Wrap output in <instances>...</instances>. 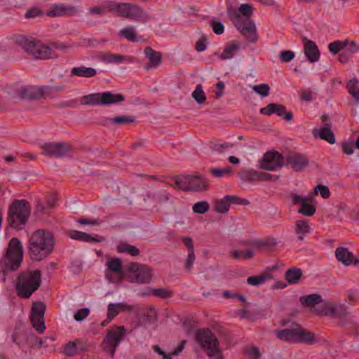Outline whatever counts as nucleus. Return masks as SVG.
Here are the masks:
<instances>
[{"instance_id": "nucleus-1", "label": "nucleus", "mask_w": 359, "mask_h": 359, "mask_svg": "<svg viewBox=\"0 0 359 359\" xmlns=\"http://www.w3.org/2000/svg\"><path fill=\"white\" fill-rule=\"evenodd\" d=\"M55 240L49 230L39 229L29 239V254L33 261H41L49 256L53 250Z\"/></svg>"}, {"instance_id": "nucleus-2", "label": "nucleus", "mask_w": 359, "mask_h": 359, "mask_svg": "<svg viewBox=\"0 0 359 359\" xmlns=\"http://www.w3.org/2000/svg\"><path fill=\"white\" fill-rule=\"evenodd\" d=\"M22 258L23 248L22 243L17 238H13L8 243L5 255L0 259V270L4 273V281L6 280V273L15 271L19 269Z\"/></svg>"}, {"instance_id": "nucleus-3", "label": "nucleus", "mask_w": 359, "mask_h": 359, "mask_svg": "<svg viewBox=\"0 0 359 359\" xmlns=\"http://www.w3.org/2000/svg\"><path fill=\"white\" fill-rule=\"evenodd\" d=\"M41 283V273L39 270L27 271L19 274L15 290L18 297L27 299L36 292Z\"/></svg>"}, {"instance_id": "nucleus-4", "label": "nucleus", "mask_w": 359, "mask_h": 359, "mask_svg": "<svg viewBox=\"0 0 359 359\" xmlns=\"http://www.w3.org/2000/svg\"><path fill=\"white\" fill-rule=\"evenodd\" d=\"M30 205L25 200H14L8 210V223L10 226L20 229L30 215Z\"/></svg>"}, {"instance_id": "nucleus-5", "label": "nucleus", "mask_w": 359, "mask_h": 359, "mask_svg": "<svg viewBox=\"0 0 359 359\" xmlns=\"http://www.w3.org/2000/svg\"><path fill=\"white\" fill-rule=\"evenodd\" d=\"M16 43L36 59L46 60L57 57L50 47L38 41L29 39L25 36H18Z\"/></svg>"}, {"instance_id": "nucleus-6", "label": "nucleus", "mask_w": 359, "mask_h": 359, "mask_svg": "<svg viewBox=\"0 0 359 359\" xmlns=\"http://www.w3.org/2000/svg\"><path fill=\"white\" fill-rule=\"evenodd\" d=\"M276 336L280 340L294 344L302 343L311 345L317 342L315 334L302 328L299 325H296L292 329L279 330Z\"/></svg>"}, {"instance_id": "nucleus-7", "label": "nucleus", "mask_w": 359, "mask_h": 359, "mask_svg": "<svg viewBox=\"0 0 359 359\" xmlns=\"http://www.w3.org/2000/svg\"><path fill=\"white\" fill-rule=\"evenodd\" d=\"M196 339L206 351L208 356L222 359L219 341L209 329L198 330L196 333Z\"/></svg>"}, {"instance_id": "nucleus-8", "label": "nucleus", "mask_w": 359, "mask_h": 359, "mask_svg": "<svg viewBox=\"0 0 359 359\" xmlns=\"http://www.w3.org/2000/svg\"><path fill=\"white\" fill-rule=\"evenodd\" d=\"M125 100L123 94H114L110 91L92 93L81 97V103L83 105L105 106L108 104L122 102Z\"/></svg>"}, {"instance_id": "nucleus-9", "label": "nucleus", "mask_w": 359, "mask_h": 359, "mask_svg": "<svg viewBox=\"0 0 359 359\" xmlns=\"http://www.w3.org/2000/svg\"><path fill=\"white\" fill-rule=\"evenodd\" d=\"M126 335L127 332L124 326L111 327L108 330L101 344L102 349L113 357L116 349Z\"/></svg>"}, {"instance_id": "nucleus-10", "label": "nucleus", "mask_w": 359, "mask_h": 359, "mask_svg": "<svg viewBox=\"0 0 359 359\" xmlns=\"http://www.w3.org/2000/svg\"><path fill=\"white\" fill-rule=\"evenodd\" d=\"M126 269L131 273L133 282L147 283L151 279V269L146 265L133 262L127 265Z\"/></svg>"}, {"instance_id": "nucleus-11", "label": "nucleus", "mask_w": 359, "mask_h": 359, "mask_svg": "<svg viewBox=\"0 0 359 359\" xmlns=\"http://www.w3.org/2000/svg\"><path fill=\"white\" fill-rule=\"evenodd\" d=\"M46 305L41 302L32 304L30 311V320L32 326L39 334H42L46 328L44 314Z\"/></svg>"}, {"instance_id": "nucleus-12", "label": "nucleus", "mask_w": 359, "mask_h": 359, "mask_svg": "<svg viewBox=\"0 0 359 359\" xmlns=\"http://www.w3.org/2000/svg\"><path fill=\"white\" fill-rule=\"evenodd\" d=\"M292 202L294 205L299 204L297 212L306 217L313 216L316 212V205L313 203L312 196L302 197L295 194L290 195Z\"/></svg>"}, {"instance_id": "nucleus-13", "label": "nucleus", "mask_w": 359, "mask_h": 359, "mask_svg": "<svg viewBox=\"0 0 359 359\" xmlns=\"http://www.w3.org/2000/svg\"><path fill=\"white\" fill-rule=\"evenodd\" d=\"M42 89V87L39 88L33 86H21L14 91L11 98L13 102L39 99L43 95Z\"/></svg>"}, {"instance_id": "nucleus-14", "label": "nucleus", "mask_w": 359, "mask_h": 359, "mask_svg": "<svg viewBox=\"0 0 359 359\" xmlns=\"http://www.w3.org/2000/svg\"><path fill=\"white\" fill-rule=\"evenodd\" d=\"M43 154L53 158H63L72 151L71 147L64 142H49L41 146Z\"/></svg>"}, {"instance_id": "nucleus-15", "label": "nucleus", "mask_w": 359, "mask_h": 359, "mask_svg": "<svg viewBox=\"0 0 359 359\" xmlns=\"http://www.w3.org/2000/svg\"><path fill=\"white\" fill-rule=\"evenodd\" d=\"M118 17L138 21L146 17V13L138 5L131 3H121Z\"/></svg>"}, {"instance_id": "nucleus-16", "label": "nucleus", "mask_w": 359, "mask_h": 359, "mask_svg": "<svg viewBox=\"0 0 359 359\" xmlns=\"http://www.w3.org/2000/svg\"><path fill=\"white\" fill-rule=\"evenodd\" d=\"M284 164L283 156L278 151H267L260 161V168L266 170H275Z\"/></svg>"}, {"instance_id": "nucleus-17", "label": "nucleus", "mask_w": 359, "mask_h": 359, "mask_svg": "<svg viewBox=\"0 0 359 359\" xmlns=\"http://www.w3.org/2000/svg\"><path fill=\"white\" fill-rule=\"evenodd\" d=\"M236 28L240 31L241 35L249 42L255 43L257 41V28L254 21L245 18L243 22H236Z\"/></svg>"}, {"instance_id": "nucleus-18", "label": "nucleus", "mask_w": 359, "mask_h": 359, "mask_svg": "<svg viewBox=\"0 0 359 359\" xmlns=\"http://www.w3.org/2000/svg\"><path fill=\"white\" fill-rule=\"evenodd\" d=\"M184 182L186 187L183 189L186 191L203 192L209 189L208 181L200 175L186 176Z\"/></svg>"}, {"instance_id": "nucleus-19", "label": "nucleus", "mask_w": 359, "mask_h": 359, "mask_svg": "<svg viewBox=\"0 0 359 359\" xmlns=\"http://www.w3.org/2000/svg\"><path fill=\"white\" fill-rule=\"evenodd\" d=\"M13 341L18 345L27 344L33 348L34 344L29 341V339H38L36 337L30 330L22 329L20 327H15V332L12 335Z\"/></svg>"}, {"instance_id": "nucleus-20", "label": "nucleus", "mask_w": 359, "mask_h": 359, "mask_svg": "<svg viewBox=\"0 0 359 359\" xmlns=\"http://www.w3.org/2000/svg\"><path fill=\"white\" fill-rule=\"evenodd\" d=\"M88 349L89 345L86 341L76 339L66 344L63 347L62 353L66 356L72 357L81 352L88 351Z\"/></svg>"}, {"instance_id": "nucleus-21", "label": "nucleus", "mask_w": 359, "mask_h": 359, "mask_svg": "<svg viewBox=\"0 0 359 359\" xmlns=\"http://www.w3.org/2000/svg\"><path fill=\"white\" fill-rule=\"evenodd\" d=\"M262 114L270 116L272 114H276L278 116H283L287 121H290L293 118V114L292 111H287L286 107L284 105L279 104L270 103L266 107L260 109Z\"/></svg>"}, {"instance_id": "nucleus-22", "label": "nucleus", "mask_w": 359, "mask_h": 359, "mask_svg": "<svg viewBox=\"0 0 359 359\" xmlns=\"http://www.w3.org/2000/svg\"><path fill=\"white\" fill-rule=\"evenodd\" d=\"M145 57L149 62L144 65V69L149 72L152 69L157 68L162 62V54L154 50L151 46L145 47L144 50Z\"/></svg>"}, {"instance_id": "nucleus-23", "label": "nucleus", "mask_w": 359, "mask_h": 359, "mask_svg": "<svg viewBox=\"0 0 359 359\" xmlns=\"http://www.w3.org/2000/svg\"><path fill=\"white\" fill-rule=\"evenodd\" d=\"M304 44V53L307 60L311 62H316L320 59V50L316 43L306 38L302 37Z\"/></svg>"}, {"instance_id": "nucleus-24", "label": "nucleus", "mask_w": 359, "mask_h": 359, "mask_svg": "<svg viewBox=\"0 0 359 359\" xmlns=\"http://www.w3.org/2000/svg\"><path fill=\"white\" fill-rule=\"evenodd\" d=\"M286 163L291 165L295 171H301L309 164L306 156L301 154H290L286 156Z\"/></svg>"}, {"instance_id": "nucleus-25", "label": "nucleus", "mask_w": 359, "mask_h": 359, "mask_svg": "<svg viewBox=\"0 0 359 359\" xmlns=\"http://www.w3.org/2000/svg\"><path fill=\"white\" fill-rule=\"evenodd\" d=\"M98 57L102 62L104 63L119 64L123 62L131 63L135 61V58L132 56L114 54L109 52L102 53L99 55Z\"/></svg>"}, {"instance_id": "nucleus-26", "label": "nucleus", "mask_w": 359, "mask_h": 359, "mask_svg": "<svg viewBox=\"0 0 359 359\" xmlns=\"http://www.w3.org/2000/svg\"><path fill=\"white\" fill-rule=\"evenodd\" d=\"M67 234L74 240L82 241L86 243H102L105 241V238L101 236L97 235L96 237H94L88 233L76 230H70Z\"/></svg>"}, {"instance_id": "nucleus-27", "label": "nucleus", "mask_w": 359, "mask_h": 359, "mask_svg": "<svg viewBox=\"0 0 359 359\" xmlns=\"http://www.w3.org/2000/svg\"><path fill=\"white\" fill-rule=\"evenodd\" d=\"M332 125L326 124L320 128H314L313 130V135L315 137H319L321 140L327 142L330 144H334L336 142L334 133L331 130Z\"/></svg>"}, {"instance_id": "nucleus-28", "label": "nucleus", "mask_w": 359, "mask_h": 359, "mask_svg": "<svg viewBox=\"0 0 359 359\" xmlns=\"http://www.w3.org/2000/svg\"><path fill=\"white\" fill-rule=\"evenodd\" d=\"M335 255L337 259L344 264L345 266H349L354 264L355 258L353 254L348 248L339 247L336 249Z\"/></svg>"}, {"instance_id": "nucleus-29", "label": "nucleus", "mask_w": 359, "mask_h": 359, "mask_svg": "<svg viewBox=\"0 0 359 359\" xmlns=\"http://www.w3.org/2000/svg\"><path fill=\"white\" fill-rule=\"evenodd\" d=\"M97 72L93 67L86 66L74 67L72 69L70 72V77L79 76L84 78H92L97 75Z\"/></svg>"}, {"instance_id": "nucleus-30", "label": "nucleus", "mask_w": 359, "mask_h": 359, "mask_svg": "<svg viewBox=\"0 0 359 359\" xmlns=\"http://www.w3.org/2000/svg\"><path fill=\"white\" fill-rule=\"evenodd\" d=\"M73 10V6H66L62 4L54 5L47 11L46 15L49 17L65 16L69 15Z\"/></svg>"}, {"instance_id": "nucleus-31", "label": "nucleus", "mask_w": 359, "mask_h": 359, "mask_svg": "<svg viewBox=\"0 0 359 359\" xmlns=\"http://www.w3.org/2000/svg\"><path fill=\"white\" fill-rule=\"evenodd\" d=\"M311 231V227L309 225L307 220L300 219L297 220L294 224V232L298 235V240L302 241L304 239V235L309 233Z\"/></svg>"}, {"instance_id": "nucleus-32", "label": "nucleus", "mask_w": 359, "mask_h": 359, "mask_svg": "<svg viewBox=\"0 0 359 359\" xmlns=\"http://www.w3.org/2000/svg\"><path fill=\"white\" fill-rule=\"evenodd\" d=\"M302 276V270L296 267L290 268L285 273V280L292 285L299 283Z\"/></svg>"}, {"instance_id": "nucleus-33", "label": "nucleus", "mask_w": 359, "mask_h": 359, "mask_svg": "<svg viewBox=\"0 0 359 359\" xmlns=\"http://www.w3.org/2000/svg\"><path fill=\"white\" fill-rule=\"evenodd\" d=\"M128 305L125 303L109 304L107 309V319L111 321L121 311L126 310Z\"/></svg>"}, {"instance_id": "nucleus-34", "label": "nucleus", "mask_w": 359, "mask_h": 359, "mask_svg": "<svg viewBox=\"0 0 359 359\" xmlns=\"http://www.w3.org/2000/svg\"><path fill=\"white\" fill-rule=\"evenodd\" d=\"M300 302L304 306H313L315 308L317 304L322 302V297L320 294L315 293L301 297Z\"/></svg>"}, {"instance_id": "nucleus-35", "label": "nucleus", "mask_w": 359, "mask_h": 359, "mask_svg": "<svg viewBox=\"0 0 359 359\" xmlns=\"http://www.w3.org/2000/svg\"><path fill=\"white\" fill-rule=\"evenodd\" d=\"M117 251L120 253H127L131 256H137L140 253V250L136 246L125 242H121L118 245Z\"/></svg>"}, {"instance_id": "nucleus-36", "label": "nucleus", "mask_w": 359, "mask_h": 359, "mask_svg": "<svg viewBox=\"0 0 359 359\" xmlns=\"http://www.w3.org/2000/svg\"><path fill=\"white\" fill-rule=\"evenodd\" d=\"M148 198L153 199L156 203L162 204L168 202L170 199V194L165 191H158L154 194H148L147 195Z\"/></svg>"}, {"instance_id": "nucleus-37", "label": "nucleus", "mask_w": 359, "mask_h": 359, "mask_svg": "<svg viewBox=\"0 0 359 359\" xmlns=\"http://www.w3.org/2000/svg\"><path fill=\"white\" fill-rule=\"evenodd\" d=\"M314 311L318 315L331 316L332 315V304L322 299V302L316 305Z\"/></svg>"}, {"instance_id": "nucleus-38", "label": "nucleus", "mask_w": 359, "mask_h": 359, "mask_svg": "<svg viewBox=\"0 0 359 359\" xmlns=\"http://www.w3.org/2000/svg\"><path fill=\"white\" fill-rule=\"evenodd\" d=\"M238 175L242 182H259V172L254 170H242Z\"/></svg>"}, {"instance_id": "nucleus-39", "label": "nucleus", "mask_w": 359, "mask_h": 359, "mask_svg": "<svg viewBox=\"0 0 359 359\" xmlns=\"http://www.w3.org/2000/svg\"><path fill=\"white\" fill-rule=\"evenodd\" d=\"M347 88L353 100L359 103V81L356 79H351L348 83Z\"/></svg>"}, {"instance_id": "nucleus-40", "label": "nucleus", "mask_w": 359, "mask_h": 359, "mask_svg": "<svg viewBox=\"0 0 359 359\" xmlns=\"http://www.w3.org/2000/svg\"><path fill=\"white\" fill-rule=\"evenodd\" d=\"M122 266V262L118 258H112L107 262V269L116 274H121Z\"/></svg>"}, {"instance_id": "nucleus-41", "label": "nucleus", "mask_w": 359, "mask_h": 359, "mask_svg": "<svg viewBox=\"0 0 359 359\" xmlns=\"http://www.w3.org/2000/svg\"><path fill=\"white\" fill-rule=\"evenodd\" d=\"M229 204L226 196L221 199H217L215 201L214 209L218 213H226L229 211Z\"/></svg>"}, {"instance_id": "nucleus-42", "label": "nucleus", "mask_w": 359, "mask_h": 359, "mask_svg": "<svg viewBox=\"0 0 359 359\" xmlns=\"http://www.w3.org/2000/svg\"><path fill=\"white\" fill-rule=\"evenodd\" d=\"M109 121L113 124L121 126L133 123H135V119L133 116L123 115L109 118Z\"/></svg>"}, {"instance_id": "nucleus-43", "label": "nucleus", "mask_w": 359, "mask_h": 359, "mask_svg": "<svg viewBox=\"0 0 359 359\" xmlns=\"http://www.w3.org/2000/svg\"><path fill=\"white\" fill-rule=\"evenodd\" d=\"M191 95L194 100L199 104H203L207 99L201 84L196 86Z\"/></svg>"}, {"instance_id": "nucleus-44", "label": "nucleus", "mask_w": 359, "mask_h": 359, "mask_svg": "<svg viewBox=\"0 0 359 359\" xmlns=\"http://www.w3.org/2000/svg\"><path fill=\"white\" fill-rule=\"evenodd\" d=\"M119 35L130 41H137V35L135 32V28L133 27H126L119 32Z\"/></svg>"}, {"instance_id": "nucleus-45", "label": "nucleus", "mask_w": 359, "mask_h": 359, "mask_svg": "<svg viewBox=\"0 0 359 359\" xmlns=\"http://www.w3.org/2000/svg\"><path fill=\"white\" fill-rule=\"evenodd\" d=\"M239 49V46L232 43L224 48L221 53L219 58L222 60H228L233 57L234 53Z\"/></svg>"}, {"instance_id": "nucleus-46", "label": "nucleus", "mask_w": 359, "mask_h": 359, "mask_svg": "<svg viewBox=\"0 0 359 359\" xmlns=\"http://www.w3.org/2000/svg\"><path fill=\"white\" fill-rule=\"evenodd\" d=\"M150 294L161 299H168L173 295L174 292L168 288H156L152 289Z\"/></svg>"}, {"instance_id": "nucleus-47", "label": "nucleus", "mask_w": 359, "mask_h": 359, "mask_svg": "<svg viewBox=\"0 0 359 359\" xmlns=\"http://www.w3.org/2000/svg\"><path fill=\"white\" fill-rule=\"evenodd\" d=\"M347 44V41H335L329 44V50L333 55H336L339 53L340 51H343L346 48Z\"/></svg>"}, {"instance_id": "nucleus-48", "label": "nucleus", "mask_w": 359, "mask_h": 359, "mask_svg": "<svg viewBox=\"0 0 359 359\" xmlns=\"http://www.w3.org/2000/svg\"><path fill=\"white\" fill-rule=\"evenodd\" d=\"M270 276L269 274H261L259 276H250L247 279V283L249 285L257 286L262 285L265 283V281L269 278Z\"/></svg>"}, {"instance_id": "nucleus-49", "label": "nucleus", "mask_w": 359, "mask_h": 359, "mask_svg": "<svg viewBox=\"0 0 359 359\" xmlns=\"http://www.w3.org/2000/svg\"><path fill=\"white\" fill-rule=\"evenodd\" d=\"M348 313V308L344 304L333 305L332 315L336 318H344Z\"/></svg>"}, {"instance_id": "nucleus-50", "label": "nucleus", "mask_w": 359, "mask_h": 359, "mask_svg": "<svg viewBox=\"0 0 359 359\" xmlns=\"http://www.w3.org/2000/svg\"><path fill=\"white\" fill-rule=\"evenodd\" d=\"M104 8H105V13L107 11L112 13H115L118 16L119 11L121 8V3L116 1H105L103 4Z\"/></svg>"}, {"instance_id": "nucleus-51", "label": "nucleus", "mask_w": 359, "mask_h": 359, "mask_svg": "<svg viewBox=\"0 0 359 359\" xmlns=\"http://www.w3.org/2000/svg\"><path fill=\"white\" fill-rule=\"evenodd\" d=\"M193 211L198 214H204L210 209V205L207 201H198L192 207Z\"/></svg>"}, {"instance_id": "nucleus-52", "label": "nucleus", "mask_w": 359, "mask_h": 359, "mask_svg": "<svg viewBox=\"0 0 359 359\" xmlns=\"http://www.w3.org/2000/svg\"><path fill=\"white\" fill-rule=\"evenodd\" d=\"M232 257L235 259H239L242 257L245 259H250L254 256V250L252 249L247 250L245 252L239 250H233L231 252Z\"/></svg>"}, {"instance_id": "nucleus-53", "label": "nucleus", "mask_w": 359, "mask_h": 359, "mask_svg": "<svg viewBox=\"0 0 359 359\" xmlns=\"http://www.w3.org/2000/svg\"><path fill=\"white\" fill-rule=\"evenodd\" d=\"M225 196L226 199H227V201H229V205L231 204H237L242 205H248L250 204V201L248 199L241 198L237 196L227 195Z\"/></svg>"}, {"instance_id": "nucleus-54", "label": "nucleus", "mask_w": 359, "mask_h": 359, "mask_svg": "<svg viewBox=\"0 0 359 359\" xmlns=\"http://www.w3.org/2000/svg\"><path fill=\"white\" fill-rule=\"evenodd\" d=\"M252 90L262 97H266L269 93V86L265 83L255 85L252 86Z\"/></svg>"}, {"instance_id": "nucleus-55", "label": "nucleus", "mask_w": 359, "mask_h": 359, "mask_svg": "<svg viewBox=\"0 0 359 359\" xmlns=\"http://www.w3.org/2000/svg\"><path fill=\"white\" fill-rule=\"evenodd\" d=\"M232 170L230 167H226L222 169L211 168L210 172L216 177H222L224 175H229L231 173Z\"/></svg>"}, {"instance_id": "nucleus-56", "label": "nucleus", "mask_w": 359, "mask_h": 359, "mask_svg": "<svg viewBox=\"0 0 359 359\" xmlns=\"http://www.w3.org/2000/svg\"><path fill=\"white\" fill-rule=\"evenodd\" d=\"M227 14L229 18L236 25L237 22H243L244 19H241L239 11H236L233 8H229L227 10Z\"/></svg>"}, {"instance_id": "nucleus-57", "label": "nucleus", "mask_w": 359, "mask_h": 359, "mask_svg": "<svg viewBox=\"0 0 359 359\" xmlns=\"http://www.w3.org/2000/svg\"><path fill=\"white\" fill-rule=\"evenodd\" d=\"M294 53L292 50H282L280 52V60L283 62H289L294 58Z\"/></svg>"}, {"instance_id": "nucleus-58", "label": "nucleus", "mask_w": 359, "mask_h": 359, "mask_svg": "<svg viewBox=\"0 0 359 359\" xmlns=\"http://www.w3.org/2000/svg\"><path fill=\"white\" fill-rule=\"evenodd\" d=\"M90 313V310L88 308H83L78 310L74 313V319L76 321H82Z\"/></svg>"}, {"instance_id": "nucleus-59", "label": "nucleus", "mask_w": 359, "mask_h": 359, "mask_svg": "<svg viewBox=\"0 0 359 359\" xmlns=\"http://www.w3.org/2000/svg\"><path fill=\"white\" fill-rule=\"evenodd\" d=\"M233 144L230 143H224V144H219L215 143L212 145V151L217 152V153H222L224 150L230 149L233 147Z\"/></svg>"}, {"instance_id": "nucleus-60", "label": "nucleus", "mask_w": 359, "mask_h": 359, "mask_svg": "<svg viewBox=\"0 0 359 359\" xmlns=\"http://www.w3.org/2000/svg\"><path fill=\"white\" fill-rule=\"evenodd\" d=\"M50 212V210L48 208L47 205H45L41 203H38L36 208V214L38 216H42L43 215H48Z\"/></svg>"}, {"instance_id": "nucleus-61", "label": "nucleus", "mask_w": 359, "mask_h": 359, "mask_svg": "<svg viewBox=\"0 0 359 359\" xmlns=\"http://www.w3.org/2000/svg\"><path fill=\"white\" fill-rule=\"evenodd\" d=\"M43 15V12L39 8H31L25 13L26 18H36Z\"/></svg>"}, {"instance_id": "nucleus-62", "label": "nucleus", "mask_w": 359, "mask_h": 359, "mask_svg": "<svg viewBox=\"0 0 359 359\" xmlns=\"http://www.w3.org/2000/svg\"><path fill=\"white\" fill-rule=\"evenodd\" d=\"M240 15L243 14L245 17H249L252 13V7L248 4H241L238 8Z\"/></svg>"}, {"instance_id": "nucleus-63", "label": "nucleus", "mask_w": 359, "mask_h": 359, "mask_svg": "<svg viewBox=\"0 0 359 359\" xmlns=\"http://www.w3.org/2000/svg\"><path fill=\"white\" fill-rule=\"evenodd\" d=\"M355 147V144L353 142H344L342 144V146H341L343 152L347 155L353 154Z\"/></svg>"}, {"instance_id": "nucleus-64", "label": "nucleus", "mask_w": 359, "mask_h": 359, "mask_svg": "<svg viewBox=\"0 0 359 359\" xmlns=\"http://www.w3.org/2000/svg\"><path fill=\"white\" fill-rule=\"evenodd\" d=\"M211 26L215 34L219 35L224 33V27L220 22L212 21Z\"/></svg>"}]
</instances>
